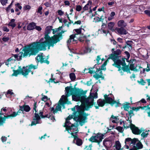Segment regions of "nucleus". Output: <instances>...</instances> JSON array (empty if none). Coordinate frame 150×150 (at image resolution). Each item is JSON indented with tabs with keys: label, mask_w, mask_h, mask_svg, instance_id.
<instances>
[{
	"label": "nucleus",
	"mask_w": 150,
	"mask_h": 150,
	"mask_svg": "<svg viewBox=\"0 0 150 150\" xmlns=\"http://www.w3.org/2000/svg\"><path fill=\"white\" fill-rule=\"evenodd\" d=\"M58 42L52 36L51 39H45L44 38H41L38 41L31 43L27 46L24 47L22 51L24 52V56H35L39 51L45 50L47 46L48 49H50L51 46L53 47L54 44Z\"/></svg>",
	"instance_id": "1"
},
{
	"label": "nucleus",
	"mask_w": 150,
	"mask_h": 150,
	"mask_svg": "<svg viewBox=\"0 0 150 150\" xmlns=\"http://www.w3.org/2000/svg\"><path fill=\"white\" fill-rule=\"evenodd\" d=\"M76 91L77 93L75 95L77 97L78 100L80 101L83 105L87 106V108H92L94 104V99L98 97L97 91L95 93L91 92L90 95L86 98L87 96L85 95L87 91H83V90L76 89Z\"/></svg>",
	"instance_id": "2"
},
{
	"label": "nucleus",
	"mask_w": 150,
	"mask_h": 150,
	"mask_svg": "<svg viewBox=\"0 0 150 150\" xmlns=\"http://www.w3.org/2000/svg\"><path fill=\"white\" fill-rule=\"evenodd\" d=\"M87 108V106L81 104L80 106L76 105L71 108L72 111L74 112L72 114V116H74V120L79 122L81 126L86 122L87 116L89 115L88 113L85 112V111H88L90 108Z\"/></svg>",
	"instance_id": "3"
},
{
	"label": "nucleus",
	"mask_w": 150,
	"mask_h": 150,
	"mask_svg": "<svg viewBox=\"0 0 150 150\" xmlns=\"http://www.w3.org/2000/svg\"><path fill=\"white\" fill-rule=\"evenodd\" d=\"M103 96L104 99L100 98L97 100V103L98 105H96V103L94 102L93 105L96 109H98L99 107H103L106 103L110 104L112 106H113L114 104H115V106L116 108L120 107L121 105V104L120 103L119 100H118L117 101L115 100L112 97H109V95L105 94Z\"/></svg>",
	"instance_id": "4"
},
{
	"label": "nucleus",
	"mask_w": 150,
	"mask_h": 150,
	"mask_svg": "<svg viewBox=\"0 0 150 150\" xmlns=\"http://www.w3.org/2000/svg\"><path fill=\"white\" fill-rule=\"evenodd\" d=\"M82 26H81V27L79 29H74V31H75L76 33L74 34H72L70 36L69 39L67 41L68 44H75L77 43V39L76 37V35L79 34L81 33V30L83 29L82 28Z\"/></svg>",
	"instance_id": "5"
},
{
	"label": "nucleus",
	"mask_w": 150,
	"mask_h": 150,
	"mask_svg": "<svg viewBox=\"0 0 150 150\" xmlns=\"http://www.w3.org/2000/svg\"><path fill=\"white\" fill-rule=\"evenodd\" d=\"M96 135L92 136L89 139V140L92 142L98 143L99 144L104 138V134L100 132L95 134Z\"/></svg>",
	"instance_id": "6"
},
{
	"label": "nucleus",
	"mask_w": 150,
	"mask_h": 150,
	"mask_svg": "<svg viewBox=\"0 0 150 150\" xmlns=\"http://www.w3.org/2000/svg\"><path fill=\"white\" fill-rule=\"evenodd\" d=\"M76 84H75L74 86V88H73L72 86H67L65 88V91L66 93H67V97H69L71 95L73 94L75 95L77 93L76 92V90L79 89V88H76Z\"/></svg>",
	"instance_id": "7"
},
{
	"label": "nucleus",
	"mask_w": 150,
	"mask_h": 150,
	"mask_svg": "<svg viewBox=\"0 0 150 150\" xmlns=\"http://www.w3.org/2000/svg\"><path fill=\"white\" fill-rule=\"evenodd\" d=\"M34 110H35V113L34 114V116L33 118V121L31 124V126L35 125L37 124H39V121L41 119L38 113H37L38 110H37L36 109Z\"/></svg>",
	"instance_id": "8"
},
{
	"label": "nucleus",
	"mask_w": 150,
	"mask_h": 150,
	"mask_svg": "<svg viewBox=\"0 0 150 150\" xmlns=\"http://www.w3.org/2000/svg\"><path fill=\"white\" fill-rule=\"evenodd\" d=\"M19 69L17 70H13V73L12 74V76H16L18 74H21L22 75L26 76L25 72L24 71V70L23 69V67L22 68H21V66L18 67Z\"/></svg>",
	"instance_id": "9"
},
{
	"label": "nucleus",
	"mask_w": 150,
	"mask_h": 150,
	"mask_svg": "<svg viewBox=\"0 0 150 150\" xmlns=\"http://www.w3.org/2000/svg\"><path fill=\"white\" fill-rule=\"evenodd\" d=\"M47 57H48V56H47ZM48 58V57H47L46 59L44 60L45 58H44L42 55H37L35 57L36 60L38 62H40L41 64L45 63L47 64H49L50 63V62L47 60Z\"/></svg>",
	"instance_id": "10"
},
{
	"label": "nucleus",
	"mask_w": 150,
	"mask_h": 150,
	"mask_svg": "<svg viewBox=\"0 0 150 150\" xmlns=\"http://www.w3.org/2000/svg\"><path fill=\"white\" fill-rule=\"evenodd\" d=\"M28 67V66L23 67V69L24 70V71L25 72L26 76L28 75L29 73L31 71V69H37L38 68L37 66L34 65L33 64H30V65H28V69H27V68Z\"/></svg>",
	"instance_id": "11"
},
{
	"label": "nucleus",
	"mask_w": 150,
	"mask_h": 150,
	"mask_svg": "<svg viewBox=\"0 0 150 150\" xmlns=\"http://www.w3.org/2000/svg\"><path fill=\"white\" fill-rule=\"evenodd\" d=\"M137 141H138V139L136 138H134L132 139L130 138H127L125 139V143L126 144H129V145L132 146L131 144L135 145Z\"/></svg>",
	"instance_id": "12"
},
{
	"label": "nucleus",
	"mask_w": 150,
	"mask_h": 150,
	"mask_svg": "<svg viewBox=\"0 0 150 150\" xmlns=\"http://www.w3.org/2000/svg\"><path fill=\"white\" fill-rule=\"evenodd\" d=\"M52 27L51 26H47L45 28V36L44 39L47 40L48 39H51V37L49 35L51 31L52 30Z\"/></svg>",
	"instance_id": "13"
},
{
	"label": "nucleus",
	"mask_w": 150,
	"mask_h": 150,
	"mask_svg": "<svg viewBox=\"0 0 150 150\" xmlns=\"http://www.w3.org/2000/svg\"><path fill=\"white\" fill-rule=\"evenodd\" d=\"M130 129L132 130V132L135 134H140L142 131L133 124H132L131 126Z\"/></svg>",
	"instance_id": "14"
},
{
	"label": "nucleus",
	"mask_w": 150,
	"mask_h": 150,
	"mask_svg": "<svg viewBox=\"0 0 150 150\" xmlns=\"http://www.w3.org/2000/svg\"><path fill=\"white\" fill-rule=\"evenodd\" d=\"M65 32L64 31L62 30L59 33H58L57 34H55L54 35L52 36L58 42H59L60 40L63 39V36L62 34L64 33Z\"/></svg>",
	"instance_id": "15"
},
{
	"label": "nucleus",
	"mask_w": 150,
	"mask_h": 150,
	"mask_svg": "<svg viewBox=\"0 0 150 150\" xmlns=\"http://www.w3.org/2000/svg\"><path fill=\"white\" fill-rule=\"evenodd\" d=\"M114 63L112 64V65L118 69V71H120L121 70V65L122 64V61L119 58L117 59L114 61Z\"/></svg>",
	"instance_id": "16"
},
{
	"label": "nucleus",
	"mask_w": 150,
	"mask_h": 150,
	"mask_svg": "<svg viewBox=\"0 0 150 150\" xmlns=\"http://www.w3.org/2000/svg\"><path fill=\"white\" fill-rule=\"evenodd\" d=\"M12 114L10 115L5 116L4 115L3 117H2L0 119V126H3L4 123H5L6 119L11 117H13Z\"/></svg>",
	"instance_id": "17"
},
{
	"label": "nucleus",
	"mask_w": 150,
	"mask_h": 150,
	"mask_svg": "<svg viewBox=\"0 0 150 150\" xmlns=\"http://www.w3.org/2000/svg\"><path fill=\"white\" fill-rule=\"evenodd\" d=\"M137 142H138L135 145H133L132 148L130 149H139L143 148V145L141 142L139 140Z\"/></svg>",
	"instance_id": "18"
},
{
	"label": "nucleus",
	"mask_w": 150,
	"mask_h": 150,
	"mask_svg": "<svg viewBox=\"0 0 150 150\" xmlns=\"http://www.w3.org/2000/svg\"><path fill=\"white\" fill-rule=\"evenodd\" d=\"M67 95L66 96L63 95L59 101L60 104L63 105L64 104H66L67 101H68V100L67 99Z\"/></svg>",
	"instance_id": "19"
},
{
	"label": "nucleus",
	"mask_w": 150,
	"mask_h": 150,
	"mask_svg": "<svg viewBox=\"0 0 150 150\" xmlns=\"http://www.w3.org/2000/svg\"><path fill=\"white\" fill-rule=\"evenodd\" d=\"M20 108H21V110H22V112L24 111L26 112H29L31 109L30 107L27 105L25 104L23 105L22 106H19Z\"/></svg>",
	"instance_id": "20"
},
{
	"label": "nucleus",
	"mask_w": 150,
	"mask_h": 150,
	"mask_svg": "<svg viewBox=\"0 0 150 150\" xmlns=\"http://www.w3.org/2000/svg\"><path fill=\"white\" fill-rule=\"evenodd\" d=\"M103 144L105 147L107 146H112V142L108 138H105L103 141Z\"/></svg>",
	"instance_id": "21"
},
{
	"label": "nucleus",
	"mask_w": 150,
	"mask_h": 150,
	"mask_svg": "<svg viewBox=\"0 0 150 150\" xmlns=\"http://www.w3.org/2000/svg\"><path fill=\"white\" fill-rule=\"evenodd\" d=\"M132 41L128 40L126 42V44L125 46L122 47L123 49H125L127 47L129 48V50H131L132 49Z\"/></svg>",
	"instance_id": "22"
},
{
	"label": "nucleus",
	"mask_w": 150,
	"mask_h": 150,
	"mask_svg": "<svg viewBox=\"0 0 150 150\" xmlns=\"http://www.w3.org/2000/svg\"><path fill=\"white\" fill-rule=\"evenodd\" d=\"M36 24L34 22H31L27 26V29L29 30H33L35 28Z\"/></svg>",
	"instance_id": "23"
},
{
	"label": "nucleus",
	"mask_w": 150,
	"mask_h": 150,
	"mask_svg": "<svg viewBox=\"0 0 150 150\" xmlns=\"http://www.w3.org/2000/svg\"><path fill=\"white\" fill-rule=\"evenodd\" d=\"M125 27L118 28L117 30V32L121 35H126L127 34L126 30L124 28Z\"/></svg>",
	"instance_id": "24"
},
{
	"label": "nucleus",
	"mask_w": 150,
	"mask_h": 150,
	"mask_svg": "<svg viewBox=\"0 0 150 150\" xmlns=\"http://www.w3.org/2000/svg\"><path fill=\"white\" fill-rule=\"evenodd\" d=\"M118 27H125L127 26V24L125 23L123 20L119 21L118 22Z\"/></svg>",
	"instance_id": "25"
},
{
	"label": "nucleus",
	"mask_w": 150,
	"mask_h": 150,
	"mask_svg": "<svg viewBox=\"0 0 150 150\" xmlns=\"http://www.w3.org/2000/svg\"><path fill=\"white\" fill-rule=\"evenodd\" d=\"M129 65H126L125 66L121 68V69H122L124 72H126L127 73H131L130 71L129 70Z\"/></svg>",
	"instance_id": "26"
},
{
	"label": "nucleus",
	"mask_w": 150,
	"mask_h": 150,
	"mask_svg": "<svg viewBox=\"0 0 150 150\" xmlns=\"http://www.w3.org/2000/svg\"><path fill=\"white\" fill-rule=\"evenodd\" d=\"M15 20L14 19H11L10 22L8 24V26H11L12 27V29H13L16 26V24L15 23Z\"/></svg>",
	"instance_id": "27"
},
{
	"label": "nucleus",
	"mask_w": 150,
	"mask_h": 150,
	"mask_svg": "<svg viewBox=\"0 0 150 150\" xmlns=\"http://www.w3.org/2000/svg\"><path fill=\"white\" fill-rule=\"evenodd\" d=\"M115 25V23L112 22H110L108 23V28L110 30L112 31H114V30L113 27Z\"/></svg>",
	"instance_id": "28"
},
{
	"label": "nucleus",
	"mask_w": 150,
	"mask_h": 150,
	"mask_svg": "<svg viewBox=\"0 0 150 150\" xmlns=\"http://www.w3.org/2000/svg\"><path fill=\"white\" fill-rule=\"evenodd\" d=\"M117 59H118L117 57L114 54H113L112 53L110 54V55H109V57L108 58V59H112L114 62Z\"/></svg>",
	"instance_id": "29"
},
{
	"label": "nucleus",
	"mask_w": 150,
	"mask_h": 150,
	"mask_svg": "<svg viewBox=\"0 0 150 150\" xmlns=\"http://www.w3.org/2000/svg\"><path fill=\"white\" fill-rule=\"evenodd\" d=\"M86 70H87V69L86 68H85V69L84 70L83 72V73H85L86 74H87L88 73H89L91 74H94L95 73H98V71H97V70H96V71H95L94 70H88L89 71L88 72H86Z\"/></svg>",
	"instance_id": "30"
},
{
	"label": "nucleus",
	"mask_w": 150,
	"mask_h": 150,
	"mask_svg": "<svg viewBox=\"0 0 150 150\" xmlns=\"http://www.w3.org/2000/svg\"><path fill=\"white\" fill-rule=\"evenodd\" d=\"M115 148L117 150H120L121 146V144L119 141H116L115 143Z\"/></svg>",
	"instance_id": "31"
},
{
	"label": "nucleus",
	"mask_w": 150,
	"mask_h": 150,
	"mask_svg": "<svg viewBox=\"0 0 150 150\" xmlns=\"http://www.w3.org/2000/svg\"><path fill=\"white\" fill-rule=\"evenodd\" d=\"M129 70H131L133 71H138V69L136 68V67L134 66V64H130L129 65Z\"/></svg>",
	"instance_id": "32"
},
{
	"label": "nucleus",
	"mask_w": 150,
	"mask_h": 150,
	"mask_svg": "<svg viewBox=\"0 0 150 150\" xmlns=\"http://www.w3.org/2000/svg\"><path fill=\"white\" fill-rule=\"evenodd\" d=\"M92 4V1L90 0L88 1L87 4L83 8V9L84 11H85L88 9V6L89 5H91Z\"/></svg>",
	"instance_id": "33"
},
{
	"label": "nucleus",
	"mask_w": 150,
	"mask_h": 150,
	"mask_svg": "<svg viewBox=\"0 0 150 150\" xmlns=\"http://www.w3.org/2000/svg\"><path fill=\"white\" fill-rule=\"evenodd\" d=\"M115 14V13L114 12H112L110 14V16L108 18V20L110 21L114 19V16Z\"/></svg>",
	"instance_id": "34"
},
{
	"label": "nucleus",
	"mask_w": 150,
	"mask_h": 150,
	"mask_svg": "<svg viewBox=\"0 0 150 150\" xmlns=\"http://www.w3.org/2000/svg\"><path fill=\"white\" fill-rule=\"evenodd\" d=\"M69 77L72 81H75L76 79L75 74L74 73H71L69 74Z\"/></svg>",
	"instance_id": "35"
},
{
	"label": "nucleus",
	"mask_w": 150,
	"mask_h": 150,
	"mask_svg": "<svg viewBox=\"0 0 150 150\" xmlns=\"http://www.w3.org/2000/svg\"><path fill=\"white\" fill-rule=\"evenodd\" d=\"M126 104H125L123 105V107L124 109V110L125 111H128V109L130 108L131 109L132 108V107L129 105V103L127 102L126 103Z\"/></svg>",
	"instance_id": "36"
},
{
	"label": "nucleus",
	"mask_w": 150,
	"mask_h": 150,
	"mask_svg": "<svg viewBox=\"0 0 150 150\" xmlns=\"http://www.w3.org/2000/svg\"><path fill=\"white\" fill-rule=\"evenodd\" d=\"M82 140L80 138H78L76 140V144L78 146H80L82 144Z\"/></svg>",
	"instance_id": "37"
},
{
	"label": "nucleus",
	"mask_w": 150,
	"mask_h": 150,
	"mask_svg": "<svg viewBox=\"0 0 150 150\" xmlns=\"http://www.w3.org/2000/svg\"><path fill=\"white\" fill-rule=\"evenodd\" d=\"M73 127H75L76 129V126L75 125L72 124L71 126H68L67 127H66V130L69 131V130H71L73 129Z\"/></svg>",
	"instance_id": "38"
},
{
	"label": "nucleus",
	"mask_w": 150,
	"mask_h": 150,
	"mask_svg": "<svg viewBox=\"0 0 150 150\" xmlns=\"http://www.w3.org/2000/svg\"><path fill=\"white\" fill-rule=\"evenodd\" d=\"M121 53V51L120 49H117L115 51H114V54L116 56L117 58H119L118 55H120Z\"/></svg>",
	"instance_id": "39"
},
{
	"label": "nucleus",
	"mask_w": 150,
	"mask_h": 150,
	"mask_svg": "<svg viewBox=\"0 0 150 150\" xmlns=\"http://www.w3.org/2000/svg\"><path fill=\"white\" fill-rule=\"evenodd\" d=\"M100 17V18H99V17H96V18L95 20L96 22H98L101 21L103 22V20L104 19L102 18V17H103V15H102Z\"/></svg>",
	"instance_id": "40"
},
{
	"label": "nucleus",
	"mask_w": 150,
	"mask_h": 150,
	"mask_svg": "<svg viewBox=\"0 0 150 150\" xmlns=\"http://www.w3.org/2000/svg\"><path fill=\"white\" fill-rule=\"evenodd\" d=\"M21 110V109L20 108V109L17 112H13V113L12 114L13 115H14V116H13V117H15L18 115H19L20 113H22V111Z\"/></svg>",
	"instance_id": "41"
},
{
	"label": "nucleus",
	"mask_w": 150,
	"mask_h": 150,
	"mask_svg": "<svg viewBox=\"0 0 150 150\" xmlns=\"http://www.w3.org/2000/svg\"><path fill=\"white\" fill-rule=\"evenodd\" d=\"M24 53H23V52L22 51L20 52L18 54V55H20V56H19V58H18V60L20 61V60H21V59H22V55H23V57H25L26 56H24L23 54H24Z\"/></svg>",
	"instance_id": "42"
},
{
	"label": "nucleus",
	"mask_w": 150,
	"mask_h": 150,
	"mask_svg": "<svg viewBox=\"0 0 150 150\" xmlns=\"http://www.w3.org/2000/svg\"><path fill=\"white\" fill-rule=\"evenodd\" d=\"M115 129L118 131L119 132L122 133L123 132L124 129L123 127L121 126H118L115 128Z\"/></svg>",
	"instance_id": "43"
},
{
	"label": "nucleus",
	"mask_w": 150,
	"mask_h": 150,
	"mask_svg": "<svg viewBox=\"0 0 150 150\" xmlns=\"http://www.w3.org/2000/svg\"><path fill=\"white\" fill-rule=\"evenodd\" d=\"M98 73H95L96 74L93 75V77L95 78L96 79H98L99 78H100V77H102V75H99L98 74Z\"/></svg>",
	"instance_id": "44"
},
{
	"label": "nucleus",
	"mask_w": 150,
	"mask_h": 150,
	"mask_svg": "<svg viewBox=\"0 0 150 150\" xmlns=\"http://www.w3.org/2000/svg\"><path fill=\"white\" fill-rule=\"evenodd\" d=\"M145 132H143L141 135V136L144 138L146 137L149 134L147 131H146Z\"/></svg>",
	"instance_id": "45"
},
{
	"label": "nucleus",
	"mask_w": 150,
	"mask_h": 150,
	"mask_svg": "<svg viewBox=\"0 0 150 150\" xmlns=\"http://www.w3.org/2000/svg\"><path fill=\"white\" fill-rule=\"evenodd\" d=\"M42 6H40L38 8L37 12L38 13H39L40 15H42Z\"/></svg>",
	"instance_id": "46"
},
{
	"label": "nucleus",
	"mask_w": 150,
	"mask_h": 150,
	"mask_svg": "<svg viewBox=\"0 0 150 150\" xmlns=\"http://www.w3.org/2000/svg\"><path fill=\"white\" fill-rule=\"evenodd\" d=\"M42 96H43L41 99V100L42 101H47L49 99L47 96L43 95V94H42Z\"/></svg>",
	"instance_id": "47"
},
{
	"label": "nucleus",
	"mask_w": 150,
	"mask_h": 150,
	"mask_svg": "<svg viewBox=\"0 0 150 150\" xmlns=\"http://www.w3.org/2000/svg\"><path fill=\"white\" fill-rule=\"evenodd\" d=\"M91 50V49L88 47H86L84 52L85 53L90 52Z\"/></svg>",
	"instance_id": "48"
},
{
	"label": "nucleus",
	"mask_w": 150,
	"mask_h": 150,
	"mask_svg": "<svg viewBox=\"0 0 150 150\" xmlns=\"http://www.w3.org/2000/svg\"><path fill=\"white\" fill-rule=\"evenodd\" d=\"M125 53L127 57V58L126 59V61L127 62H129V59L130 57L129 53L127 51H125Z\"/></svg>",
	"instance_id": "49"
},
{
	"label": "nucleus",
	"mask_w": 150,
	"mask_h": 150,
	"mask_svg": "<svg viewBox=\"0 0 150 150\" xmlns=\"http://www.w3.org/2000/svg\"><path fill=\"white\" fill-rule=\"evenodd\" d=\"M98 32L100 34L104 33L106 35L107 31L103 29H102V28H101L100 29H99Z\"/></svg>",
	"instance_id": "50"
},
{
	"label": "nucleus",
	"mask_w": 150,
	"mask_h": 150,
	"mask_svg": "<svg viewBox=\"0 0 150 150\" xmlns=\"http://www.w3.org/2000/svg\"><path fill=\"white\" fill-rule=\"evenodd\" d=\"M106 69V68L105 66H104L103 64L101 67V68H97V71L98 72L100 70H105Z\"/></svg>",
	"instance_id": "51"
},
{
	"label": "nucleus",
	"mask_w": 150,
	"mask_h": 150,
	"mask_svg": "<svg viewBox=\"0 0 150 150\" xmlns=\"http://www.w3.org/2000/svg\"><path fill=\"white\" fill-rule=\"evenodd\" d=\"M44 5H45L46 7H49L51 6L50 0L49 2H46L44 4Z\"/></svg>",
	"instance_id": "52"
},
{
	"label": "nucleus",
	"mask_w": 150,
	"mask_h": 150,
	"mask_svg": "<svg viewBox=\"0 0 150 150\" xmlns=\"http://www.w3.org/2000/svg\"><path fill=\"white\" fill-rule=\"evenodd\" d=\"M121 119L120 120V125H121L122 124V123H123V127H124V128H125V129H127V128H129V126H125V122L124 121H122V122H121Z\"/></svg>",
	"instance_id": "53"
},
{
	"label": "nucleus",
	"mask_w": 150,
	"mask_h": 150,
	"mask_svg": "<svg viewBox=\"0 0 150 150\" xmlns=\"http://www.w3.org/2000/svg\"><path fill=\"white\" fill-rule=\"evenodd\" d=\"M17 24V28L18 29H19L21 28L22 26L23 25V23H22L21 22H19Z\"/></svg>",
	"instance_id": "54"
},
{
	"label": "nucleus",
	"mask_w": 150,
	"mask_h": 150,
	"mask_svg": "<svg viewBox=\"0 0 150 150\" xmlns=\"http://www.w3.org/2000/svg\"><path fill=\"white\" fill-rule=\"evenodd\" d=\"M8 0H1L0 2L2 4V5L4 6V5H6V4L7 3Z\"/></svg>",
	"instance_id": "55"
},
{
	"label": "nucleus",
	"mask_w": 150,
	"mask_h": 150,
	"mask_svg": "<svg viewBox=\"0 0 150 150\" xmlns=\"http://www.w3.org/2000/svg\"><path fill=\"white\" fill-rule=\"evenodd\" d=\"M31 6L29 5H26L24 6L23 8L25 10H30L31 9Z\"/></svg>",
	"instance_id": "56"
},
{
	"label": "nucleus",
	"mask_w": 150,
	"mask_h": 150,
	"mask_svg": "<svg viewBox=\"0 0 150 150\" xmlns=\"http://www.w3.org/2000/svg\"><path fill=\"white\" fill-rule=\"evenodd\" d=\"M13 3V1H12L11 3L6 8V11L8 12L10 10L11 8V7Z\"/></svg>",
	"instance_id": "57"
},
{
	"label": "nucleus",
	"mask_w": 150,
	"mask_h": 150,
	"mask_svg": "<svg viewBox=\"0 0 150 150\" xmlns=\"http://www.w3.org/2000/svg\"><path fill=\"white\" fill-rule=\"evenodd\" d=\"M61 105H58L57 106L56 108V110L57 112L58 111H60L61 110Z\"/></svg>",
	"instance_id": "58"
},
{
	"label": "nucleus",
	"mask_w": 150,
	"mask_h": 150,
	"mask_svg": "<svg viewBox=\"0 0 150 150\" xmlns=\"http://www.w3.org/2000/svg\"><path fill=\"white\" fill-rule=\"evenodd\" d=\"M52 115L51 113H50L49 114H47L43 115V118H44L45 117H47L49 118L50 117L51 115Z\"/></svg>",
	"instance_id": "59"
},
{
	"label": "nucleus",
	"mask_w": 150,
	"mask_h": 150,
	"mask_svg": "<svg viewBox=\"0 0 150 150\" xmlns=\"http://www.w3.org/2000/svg\"><path fill=\"white\" fill-rule=\"evenodd\" d=\"M82 9L81 6L80 5H77L76 7V10L77 11H80Z\"/></svg>",
	"instance_id": "60"
},
{
	"label": "nucleus",
	"mask_w": 150,
	"mask_h": 150,
	"mask_svg": "<svg viewBox=\"0 0 150 150\" xmlns=\"http://www.w3.org/2000/svg\"><path fill=\"white\" fill-rule=\"evenodd\" d=\"M15 6H16V8H18L20 10H21L22 8V7L20 5L19 3H18L15 4Z\"/></svg>",
	"instance_id": "61"
},
{
	"label": "nucleus",
	"mask_w": 150,
	"mask_h": 150,
	"mask_svg": "<svg viewBox=\"0 0 150 150\" xmlns=\"http://www.w3.org/2000/svg\"><path fill=\"white\" fill-rule=\"evenodd\" d=\"M57 13L59 15L62 16L64 15V12L61 10H59L57 11Z\"/></svg>",
	"instance_id": "62"
},
{
	"label": "nucleus",
	"mask_w": 150,
	"mask_h": 150,
	"mask_svg": "<svg viewBox=\"0 0 150 150\" xmlns=\"http://www.w3.org/2000/svg\"><path fill=\"white\" fill-rule=\"evenodd\" d=\"M7 137L5 136H2L1 138V139L3 142H5L7 140Z\"/></svg>",
	"instance_id": "63"
},
{
	"label": "nucleus",
	"mask_w": 150,
	"mask_h": 150,
	"mask_svg": "<svg viewBox=\"0 0 150 150\" xmlns=\"http://www.w3.org/2000/svg\"><path fill=\"white\" fill-rule=\"evenodd\" d=\"M144 12L146 15L150 17V11L146 10H145Z\"/></svg>",
	"instance_id": "64"
}]
</instances>
